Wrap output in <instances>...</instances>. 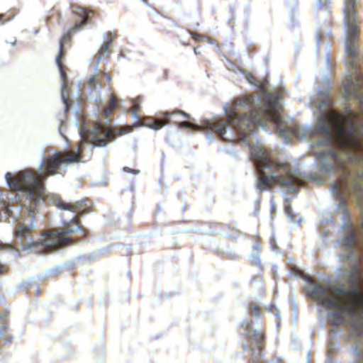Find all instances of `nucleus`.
<instances>
[{"label": "nucleus", "mask_w": 363, "mask_h": 363, "mask_svg": "<svg viewBox=\"0 0 363 363\" xmlns=\"http://www.w3.org/2000/svg\"><path fill=\"white\" fill-rule=\"evenodd\" d=\"M327 84H328L327 82ZM317 117L313 148L319 170L326 174L340 172L342 177L331 189L337 201L339 227H353L344 195L353 194L363 213V113L348 105L338 111L328 94V84L309 102Z\"/></svg>", "instance_id": "2"}, {"label": "nucleus", "mask_w": 363, "mask_h": 363, "mask_svg": "<svg viewBox=\"0 0 363 363\" xmlns=\"http://www.w3.org/2000/svg\"><path fill=\"white\" fill-rule=\"evenodd\" d=\"M285 212L288 218L291 220L292 224L301 225L303 223V218L300 215L295 214L289 204L286 205Z\"/></svg>", "instance_id": "13"}, {"label": "nucleus", "mask_w": 363, "mask_h": 363, "mask_svg": "<svg viewBox=\"0 0 363 363\" xmlns=\"http://www.w3.org/2000/svg\"><path fill=\"white\" fill-rule=\"evenodd\" d=\"M357 0H345L344 28L345 30L346 65L348 69L345 77V98L354 96L363 104V95L358 92L363 77V56L355 44L357 38V24L355 6Z\"/></svg>", "instance_id": "4"}, {"label": "nucleus", "mask_w": 363, "mask_h": 363, "mask_svg": "<svg viewBox=\"0 0 363 363\" xmlns=\"http://www.w3.org/2000/svg\"><path fill=\"white\" fill-rule=\"evenodd\" d=\"M246 335L250 344H244L245 351L251 354L250 363H265L262 360L264 333L259 328H253L251 325L245 328Z\"/></svg>", "instance_id": "8"}, {"label": "nucleus", "mask_w": 363, "mask_h": 363, "mask_svg": "<svg viewBox=\"0 0 363 363\" xmlns=\"http://www.w3.org/2000/svg\"><path fill=\"white\" fill-rule=\"evenodd\" d=\"M50 276H55L57 274L56 270L55 269H49L46 272Z\"/></svg>", "instance_id": "22"}, {"label": "nucleus", "mask_w": 363, "mask_h": 363, "mask_svg": "<svg viewBox=\"0 0 363 363\" xmlns=\"http://www.w3.org/2000/svg\"><path fill=\"white\" fill-rule=\"evenodd\" d=\"M194 52L195 53H200V52H199L198 48H194Z\"/></svg>", "instance_id": "30"}, {"label": "nucleus", "mask_w": 363, "mask_h": 363, "mask_svg": "<svg viewBox=\"0 0 363 363\" xmlns=\"http://www.w3.org/2000/svg\"><path fill=\"white\" fill-rule=\"evenodd\" d=\"M192 37L196 40L202 41L205 40L206 35H203L198 33H192Z\"/></svg>", "instance_id": "19"}, {"label": "nucleus", "mask_w": 363, "mask_h": 363, "mask_svg": "<svg viewBox=\"0 0 363 363\" xmlns=\"http://www.w3.org/2000/svg\"><path fill=\"white\" fill-rule=\"evenodd\" d=\"M275 305L274 303H272L269 306H267V308L269 309V311L272 310V308H275Z\"/></svg>", "instance_id": "27"}, {"label": "nucleus", "mask_w": 363, "mask_h": 363, "mask_svg": "<svg viewBox=\"0 0 363 363\" xmlns=\"http://www.w3.org/2000/svg\"><path fill=\"white\" fill-rule=\"evenodd\" d=\"M64 123H65L64 121L61 120V124H60V133L65 138V139L67 141H68L69 139H68V138L67 137V135L64 133Z\"/></svg>", "instance_id": "18"}, {"label": "nucleus", "mask_w": 363, "mask_h": 363, "mask_svg": "<svg viewBox=\"0 0 363 363\" xmlns=\"http://www.w3.org/2000/svg\"><path fill=\"white\" fill-rule=\"evenodd\" d=\"M81 138L86 143H80L74 150L57 151L45 159L41 156V163L38 169L33 168L19 170L15 173L6 172L5 178L9 188L16 191L13 198L28 211L31 219L34 211L39 206L45 194L44 180L55 172L62 174L64 167L69 162L84 161L93 145L102 146L113 138L116 134L110 125H106L96 119L91 128L85 121L78 130Z\"/></svg>", "instance_id": "3"}, {"label": "nucleus", "mask_w": 363, "mask_h": 363, "mask_svg": "<svg viewBox=\"0 0 363 363\" xmlns=\"http://www.w3.org/2000/svg\"><path fill=\"white\" fill-rule=\"evenodd\" d=\"M52 201L58 208L68 210L75 213L73 216L64 220V227H72L73 225L83 227L81 225L80 220L78 218L77 215L84 212L87 208L86 205H84L82 201H63L57 196H53Z\"/></svg>", "instance_id": "9"}, {"label": "nucleus", "mask_w": 363, "mask_h": 363, "mask_svg": "<svg viewBox=\"0 0 363 363\" xmlns=\"http://www.w3.org/2000/svg\"><path fill=\"white\" fill-rule=\"evenodd\" d=\"M31 228H15L16 244L24 249L41 245L45 250L69 242L86 234V228H44L40 238H35Z\"/></svg>", "instance_id": "5"}, {"label": "nucleus", "mask_w": 363, "mask_h": 363, "mask_svg": "<svg viewBox=\"0 0 363 363\" xmlns=\"http://www.w3.org/2000/svg\"><path fill=\"white\" fill-rule=\"evenodd\" d=\"M72 13L77 16H78L80 19L76 20L74 25L67 32L65 33L62 39L60 40V53L56 57V64L59 68L60 72V77L62 80V89H61V96L65 105V111H67L70 107V104L69 102V89L67 86V84L66 82V74L62 69V63L61 62V57L63 55V47L64 44L66 41L69 40L70 35L78 30H79L84 25L86 24L89 16V10L84 7H82L79 5H73L72 7Z\"/></svg>", "instance_id": "6"}, {"label": "nucleus", "mask_w": 363, "mask_h": 363, "mask_svg": "<svg viewBox=\"0 0 363 363\" xmlns=\"http://www.w3.org/2000/svg\"><path fill=\"white\" fill-rule=\"evenodd\" d=\"M261 95L242 96L235 100L233 108L227 111L226 122L233 128L228 130L226 123L206 120L201 125L189 121L182 125L194 129L211 130L225 140H240L250 148L252 157L257 172V187L264 191L274 184H279L289 193L296 192L298 185L308 180L322 183V180L313 174L302 173L299 169L294 171L286 163L274 162L267 149L257 138L255 129H267L269 125L275 128L278 135L286 143L293 138H305L314 134L308 125H300L291 118H285L281 113L282 106L279 101V94L261 88Z\"/></svg>", "instance_id": "1"}, {"label": "nucleus", "mask_w": 363, "mask_h": 363, "mask_svg": "<svg viewBox=\"0 0 363 363\" xmlns=\"http://www.w3.org/2000/svg\"><path fill=\"white\" fill-rule=\"evenodd\" d=\"M16 39H15L13 42H10V43H11V45H14V44L16 43Z\"/></svg>", "instance_id": "31"}, {"label": "nucleus", "mask_w": 363, "mask_h": 363, "mask_svg": "<svg viewBox=\"0 0 363 363\" xmlns=\"http://www.w3.org/2000/svg\"><path fill=\"white\" fill-rule=\"evenodd\" d=\"M97 105L99 106H102V102L101 99H99V101H98L97 99H96ZM118 106V99L115 94H111L109 99L108 106L106 107H100L101 108V111H103L104 116L106 119H107V121H108V117L109 114L113 111L116 107Z\"/></svg>", "instance_id": "11"}, {"label": "nucleus", "mask_w": 363, "mask_h": 363, "mask_svg": "<svg viewBox=\"0 0 363 363\" xmlns=\"http://www.w3.org/2000/svg\"><path fill=\"white\" fill-rule=\"evenodd\" d=\"M141 98L137 97L135 99H133L131 100L132 103V108H131V112L133 115H135L136 118H138V111L141 107Z\"/></svg>", "instance_id": "14"}, {"label": "nucleus", "mask_w": 363, "mask_h": 363, "mask_svg": "<svg viewBox=\"0 0 363 363\" xmlns=\"http://www.w3.org/2000/svg\"><path fill=\"white\" fill-rule=\"evenodd\" d=\"M116 34L113 32H107L103 35V41L94 56L96 62L93 65L94 72L86 84V88L91 94L99 92L104 82H109L111 80L110 76L101 71L99 66L103 59L108 57L107 52Z\"/></svg>", "instance_id": "7"}, {"label": "nucleus", "mask_w": 363, "mask_h": 363, "mask_svg": "<svg viewBox=\"0 0 363 363\" xmlns=\"http://www.w3.org/2000/svg\"><path fill=\"white\" fill-rule=\"evenodd\" d=\"M271 245L273 248H275L277 247L274 235H272V237Z\"/></svg>", "instance_id": "24"}, {"label": "nucleus", "mask_w": 363, "mask_h": 363, "mask_svg": "<svg viewBox=\"0 0 363 363\" xmlns=\"http://www.w3.org/2000/svg\"><path fill=\"white\" fill-rule=\"evenodd\" d=\"M123 170L126 172H130V173H133L135 174H138L140 173V169H133L129 167H124Z\"/></svg>", "instance_id": "17"}, {"label": "nucleus", "mask_w": 363, "mask_h": 363, "mask_svg": "<svg viewBox=\"0 0 363 363\" xmlns=\"http://www.w3.org/2000/svg\"><path fill=\"white\" fill-rule=\"evenodd\" d=\"M3 247V243L0 242V249ZM4 272V267L0 262V273H2Z\"/></svg>", "instance_id": "25"}, {"label": "nucleus", "mask_w": 363, "mask_h": 363, "mask_svg": "<svg viewBox=\"0 0 363 363\" xmlns=\"http://www.w3.org/2000/svg\"><path fill=\"white\" fill-rule=\"evenodd\" d=\"M245 79L252 84H255L257 86H260L261 85L259 84V81L251 74H245Z\"/></svg>", "instance_id": "15"}, {"label": "nucleus", "mask_w": 363, "mask_h": 363, "mask_svg": "<svg viewBox=\"0 0 363 363\" xmlns=\"http://www.w3.org/2000/svg\"><path fill=\"white\" fill-rule=\"evenodd\" d=\"M249 311H250L255 316H258L259 315V307L257 304L250 303L249 306Z\"/></svg>", "instance_id": "16"}, {"label": "nucleus", "mask_w": 363, "mask_h": 363, "mask_svg": "<svg viewBox=\"0 0 363 363\" xmlns=\"http://www.w3.org/2000/svg\"><path fill=\"white\" fill-rule=\"evenodd\" d=\"M3 19V14H0V21Z\"/></svg>", "instance_id": "32"}, {"label": "nucleus", "mask_w": 363, "mask_h": 363, "mask_svg": "<svg viewBox=\"0 0 363 363\" xmlns=\"http://www.w3.org/2000/svg\"><path fill=\"white\" fill-rule=\"evenodd\" d=\"M361 227L363 228V225Z\"/></svg>", "instance_id": "33"}, {"label": "nucleus", "mask_w": 363, "mask_h": 363, "mask_svg": "<svg viewBox=\"0 0 363 363\" xmlns=\"http://www.w3.org/2000/svg\"><path fill=\"white\" fill-rule=\"evenodd\" d=\"M259 245L255 243L252 245V252L249 255L250 263L258 268H262V260L259 255Z\"/></svg>", "instance_id": "12"}, {"label": "nucleus", "mask_w": 363, "mask_h": 363, "mask_svg": "<svg viewBox=\"0 0 363 363\" xmlns=\"http://www.w3.org/2000/svg\"><path fill=\"white\" fill-rule=\"evenodd\" d=\"M206 139H207L208 140H209V141H210V140H212V139H213V136H212L211 135H207V136H206Z\"/></svg>", "instance_id": "28"}, {"label": "nucleus", "mask_w": 363, "mask_h": 363, "mask_svg": "<svg viewBox=\"0 0 363 363\" xmlns=\"http://www.w3.org/2000/svg\"><path fill=\"white\" fill-rule=\"evenodd\" d=\"M175 113H182L184 117L189 118L190 116L185 111L180 109H174L172 111H166L161 117H157L152 120L150 118H145L141 121V124L152 129H160L164 124L170 121V116Z\"/></svg>", "instance_id": "10"}, {"label": "nucleus", "mask_w": 363, "mask_h": 363, "mask_svg": "<svg viewBox=\"0 0 363 363\" xmlns=\"http://www.w3.org/2000/svg\"><path fill=\"white\" fill-rule=\"evenodd\" d=\"M21 227L25 228V227H33V226L30 225L29 224H23Z\"/></svg>", "instance_id": "29"}, {"label": "nucleus", "mask_w": 363, "mask_h": 363, "mask_svg": "<svg viewBox=\"0 0 363 363\" xmlns=\"http://www.w3.org/2000/svg\"><path fill=\"white\" fill-rule=\"evenodd\" d=\"M320 38H321V35L320 33H317L316 35H315V39H316V45L317 46H319L320 45Z\"/></svg>", "instance_id": "21"}, {"label": "nucleus", "mask_w": 363, "mask_h": 363, "mask_svg": "<svg viewBox=\"0 0 363 363\" xmlns=\"http://www.w3.org/2000/svg\"><path fill=\"white\" fill-rule=\"evenodd\" d=\"M6 313H0V320H2V323L4 327H6Z\"/></svg>", "instance_id": "20"}, {"label": "nucleus", "mask_w": 363, "mask_h": 363, "mask_svg": "<svg viewBox=\"0 0 363 363\" xmlns=\"http://www.w3.org/2000/svg\"><path fill=\"white\" fill-rule=\"evenodd\" d=\"M204 40H206L208 43H211V44H213L215 42V40L213 38L208 37V36H206Z\"/></svg>", "instance_id": "23"}, {"label": "nucleus", "mask_w": 363, "mask_h": 363, "mask_svg": "<svg viewBox=\"0 0 363 363\" xmlns=\"http://www.w3.org/2000/svg\"><path fill=\"white\" fill-rule=\"evenodd\" d=\"M328 2V0H318V4L319 6L326 4Z\"/></svg>", "instance_id": "26"}]
</instances>
